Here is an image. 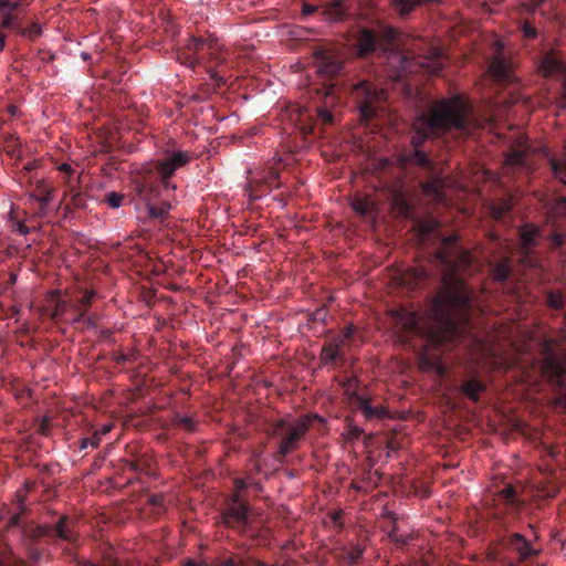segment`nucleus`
Here are the masks:
<instances>
[{
	"label": "nucleus",
	"instance_id": "nucleus-18",
	"mask_svg": "<svg viewBox=\"0 0 566 566\" xmlns=\"http://www.w3.org/2000/svg\"><path fill=\"white\" fill-rule=\"evenodd\" d=\"M353 403L359 411H361L367 420L380 419L387 413L382 406H373L369 398L358 392H354Z\"/></svg>",
	"mask_w": 566,
	"mask_h": 566
},
{
	"label": "nucleus",
	"instance_id": "nucleus-58",
	"mask_svg": "<svg viewBox=\"0 0 566 566\" xmlns=\"http://www.w3.org/2000/svg\"><path fill=\"white\" fill-rule=\"evenodd\" d=\"M72 311L75 312V313H83V318L87 315V308L81 306L80 304H77L76 302L73 303L72 305Z\"/></svg>",
	"mask_w": 566,
	"mask_h": 566
},
{
	"label": "nucleus",
	"instance_id": "nucleus-19",
	"mask_svg": "<svg viewBox=\"0 0 566 566\" xmlns=\"http://www.w3.org/2000/svg\"><path fill=\"white\" fill-rule=\"evenodd\" d=\"M539 229L534 224H525L520 229L521 252L525 259H528L532 249L537 245Z\"/></svg>",
	"mask_w": 566,
	"mask_h": 566
},
{
	"label": "nucleus",
	"instance_id": "nucleus-54",
	"mask_svg": "<svg viewBox=\"0 0 566 566\" xmlns=\"http://www.w3.org/2000/svg\"><path fill=\"white\" fill-rule=\"evenodd\" d=\"M563 166H564V164H562V163H559L557 160H553L552 161V168H553V171H554L555 176L562 178Z\"/></svg>",
	"mask_w": 566,
	"mask_h": 566
},
{
	"label": "nucleus",
	"instance_id": "nucleus-43",
	"mask_svg": "<svg viewBox=\"0 0 566 566\" xmlns=\"http://www.w3.org/2000/svg\"><path fill=\"white\" fill-rule=\"evenodd\" d=\"M101 443V438H99V433L98 431L94 432V434L92 437H86V438H83L80 442V449L81 450H84L86 449L88 446L93 447V448H96L98 447Z\"/></svg>",
	"mask_w": 566,
	"mask_h": 566
},
{
	"label": "nucleus",
	"instance_id": "nucleus-27",
	"mask_svg": "<svg viewBox=\"0 0 566 566\" xmlns=\"http://www.w3.org/2000/svg\"><path fill=\"white\" fill-rule=\"evenodd\" d=\"M264 186L261 178L256 174H253L248 180L245 191L251 200H256L271 192Z\"/></svg>",
	"mask_w": 566,
	"mask_h": 566
},
{
	"label": "nucleus",
	"instance_id": "nucleus-32",
	"mask_svg": "<svg viewBox=\"0 0 566 566\" xmlns=\"http://www.w3.org/2000/svg\"><path fill=\"white\" fill-rule=\"evenodd\" d=\"M547 305L556 311L564 308V295L560 292L548 291L546 294Z\"/></svg>",
	"mask_w": 566,
	"mask_h": 566
},
{
	"label": "nucleus",
	"instance_id": "nucleus-10",
	"mask_svg": "<svg viewBox=\"0 0 566 566\" xmlns=\"http://www.w3.org/2000/svg\"><path fill=\"white\" fill-rule=\"evenodd\" d=\"M160 181V176L154 167H142L133 176L132 191L138 200L147 205L158 197Z\"/></svg>",
	"mask_w": 566,
	"mask_h": 566
},
{
	"label": "nucleus",
	"instance_id": "nucleus-25",
	"mask_svg": "<svg viewBox=\"0 0 566 566\" xmlns=\"http://www.w3.org/2000/svg\"><path fill=\"white\" fill-rule=\"evenodd\" d=\"M323 13L329 21H343L347 15V8L344 0H331Z\"/></svg>",
	"mask_w": 566,
	"mask_h": 566
},
{
	"label": "nucleus",
	"instance_id": "nucleus-29",
	"mask_svg": "<svg viewBox=\"0 0 566 566\" xmlns=\"http://www.w3.org/2000/svg\"><path fill=\"white\" fill-rule=\"evenodd\" d=\"M512 274V266L507 259L493 264L492 275L493 279L499 283H504Z\"/></svg>",
	"mask_w": 566,
	"mask_h": 566
},
{
	"label": "nucleus",
	"instance_id": "nucleus-53",
	"mask_svg": "<svg viewBox=\"0 0 566 566\" xmlns=\"http://www.w3.org/2000/svg\"><path fill=\"white\" fill-rule=\"evenodd\" d=\"M134 355L118 354L114 357V360L118 365H124L126 361L132 360Z\"/></svg>",
	"mask_w": 566,
	"mask_h": 566
},
{
	"label": "nucleus",
	"instance_id": "nucleus-3",
	"mask_svg": "<svg viewBox=\"0 0 566 566\" xmlns=\"http://www.w3.org/2000/svg\"><path fill=\"white\" fill-rule=\"evenodd\" d=\"M523 501L517 495L512 484L505 485L493 494V509L491 511V520L489 527L503 541L504 545L513 549L521 559H526L536 555V551L532 544L521 534L513 533L504 537V533L509 531L516 520Z\"/></svg>",
	"mask_w": 566,
	"mask_h": 566
},
{
	"label": "nucleus",
	"instance_id": "nucleus-56",
	"mask_svg": "<svg viewBox=\"0 0 566 566\" xmlns=\"http://www.w3.org/2000/svg\"><path fill=\"white\" fill-rule=\"evenodd\" d=\"M234 488H235V491H237L234 494H239L241 491L247 489V483L242 479H235L234 480Z\"/></svg>",
	"mask_w": 566,
	"mask_h": 566
},
{
	"label": "nucleus",
	"instance_id": "nucleus-41",
	"mask_svg": "<svg viewBox=\"0 0 566 566\" xmlns=\"http://www.w3.org/2000/svg\"><path fill=\"white\" fill-rule=\"evenodd\" d=\"M147 502L154 507L156 514H160L164 511V496L161 494L149 495Z\"/></svg>",
	"mask_w": 566,
	"mask_h": 566
},
{
	"label": "nucleus",
	"instance_id": "nucleus-24",
	"mask_svg": "<svg viewBox=\"0 0 566 566\" xmlns=\"http://www.w3.org/2000/svg\"><path fill=\"white\" fill-rule=\"evenodd\" d=\"M256 175L261 178V181L266 189L272 191L281 187L280 170L274 166H269L258 171Z\"/></svg>",
	"mask_w": 566,
	"mask_h": 566
},
{
	"label": "nucleus",
	"instance_id": "nucleus-34",
	"mask_svg": "<svg viewBox=\"0 0 566 566\" xmlns=\"http://www.w3.org/2000/svg\"><path fill=\"white\" fill-rule=\"evenodd\" d=\"M321 357L326 364L334 363L337 359H344V357L328 343L323 346Z\"/></svg>",
	"mask_w": 566,
	"mask_h": 566
},
{
	"label": "nucleus",
	"instance_id": "nucleus-39",
	"mask_svg": "<svg viewBox=\"0 0 566 566\" xmlns=\"http://www.w3.org/2000/svg\"><path fill=\"white\" fill-rule=\"evenodd\" d=\"M363 553V548L356 545L346 552L345 558L347 559L349 565H355L360 560Z\"/></svg>",
	"mask_w": 566,
	"mask_h": 566
},
{
	"label": "nucleus",
	"instance_id": "nucleus-61",
	"mask_svg": "<svg viewBox=\"0 0 566 566\" xmlns=\"http://www.w3.org/2000/svg\"><path fill=\"white\" fill-rule=\"evenodd\" d=\"M20 518H21L20 514H14V515L11 516L10 523L12 525L18 526V525H20Z\"/></svg>",
	"mask_w": 566,
	"mask_h": 566
},
{
	"label": "nucleus",
	"instance_id": "nucleus-50",
	"mask_svg": "<svg viewBox=\"0 0 566 566\" xmlns=\"http://www.w3.org/2000/svg\"><path fill=\"white\" fill-rule=\"evenodd\" d=\"M83 313H75L73 311H71V313L69 314V323H72V324H80L83 322Z\"/></svg>",
	"mask_w": 566,
	"mask_h": 566
},
{
	"label": "nucleus",
	"instance_id": "nucleus-57",
	"mask_svg": "<svg viewBox=\"0 0 566 566\" xmlns=\"http://www.w3.org/2000/svg\"><path fill=\"white\" fill-rule=\"evenodd\" d=\"M17 231L22 234V235H25L30 232V228L24 223V222H18L17 223Z\"/></svg>",
	"mask_w": 566,
	"mask_h": 566
},
{
	"label": "nucleus",
	"instance_id": "nucleus-7",
	"mask_svg": "<svg viewBox=\"0 0 566 566\" xmlns=\"http://www.w3.org/2000/svg\"><path fill=\"white\" fill-rule=\"evenodd\" d=\"M313 419H319V417L303 416L291 420L280 419L272 424L271 436L280 440L277 458H285L298 449L300 442L305 438Z\"/></svg>",
	"mask_w": 566,
	"mask_h": 566
},
{
	"label": "nucleus",
	"instance_id": "nucleus-22",
	"mask_svg": "<svg viewBox=\"0 0 566 566\" xmlns=\"http://www.w3.org/2000/svg\"><path fill=\"white\" fill-rule=\"evenodd\" d=\"M52 189L45 185L43 180L38 181L36 187L31 197L39 203L38 214L43 216L49 202L52 199Z\"/></svg>",
	"mask_w": 566,
	"mask_h": 566
},
{
	"label": "nucleus",
	"instance_id": "nucleus-47",
	"mask_svg": "<svg viewBox=\"0 0 566 566\" xmlns=\"http://www.w3.org/2000/svg\"><path fill=\"white\" fill-rule=\"evenodd\" d=\"M95 295V292L94 291H85L83 293V295L77 298L75 302L77 304H80L81 306L85 307V308H90V306L92 305V301H93V297Z\"/></svg>",
	"mask_w": 566,
	"mask_h": 566
},
{
	"label": "nucleus",
	"instance_id": "nucleus-14",
	"mask_svg": "<svg viewBox=\"0 0 566 566\" xmlns=\"http://www.w3.org/2000/svg\"><path fill=\"white\" fill-rule=\"evenodd\" d=\"M226 525L242 531L249 523V506L240 494H233L227 510L222 513Z\"/></svg>",
	"mask_w": 566,
	"mask_h": 566
},
{
	"label": "nucleus",
	"instance_id": "nucleus-23",
	"mask_svg": "<svg viewBox=\"0 0 566 566\" xmlns=\"http://www.w3.org/2000/svg\"><path fill=\"white\" fill-rule=\"evenodd\" d=\"M485 389L486 385L478 378H469L461 385V392L473 402L480 400V394L484 392Z\"/></svg>",
	"mask_w": 566,
	"mask_h": 566
},
{
	"label": "nucleus",
	"instance_id": "nucleus-64",
	"mask_svg": "<svg viewBox=\"0 0 566 566\" xmlns=\"http://www.w3.org/2000/svg\"><path fill=\"white\" fill-rule=\"evenodd\" d=\"M363 433V430L359 429L358 427H353L352 428V436L354 438H359V436Z\"/></svg>",
	"mask_w": 566,
	"mask_h": 566
},
{
	"label": "nucleus",
	"instance_id": "nucleus-12",
	"mask_svg": "<svg viewBox=\"0 0 566 566\" xmlns=\"http://www.w3.org/2000/svg\"><path fill=\"white\" fill-rule=\"evenodd\" d=\"M396 38L397 31L394 28H386L380 35H377L373 30L360 29L356 35L358 55L365 57L378 48L392 43Z\"/></svg>",
	"mask_w": 566,
	"mask_h": 566
},
{
	"label": "nucleus",
	"instance_id": "nucleus-59",
	"mask_svg": "<svg viewBox=\"0 0 566 566\" xmlns=\"http://www.w3.org/2000/svg\"><path fill=\"white\" fill-rule=\"evenodd\" d=\"M129 467H130V469H132V470H134V471H142V470H143V469H142V464H140V462H139V461H137V460H136V461H130V462H129Z\"/></svg>",
	"mask_w": 566,
	"mask_h": 566
},
{
	"label": "nucleus",
	"instance_id": "nucleus-49",
	"mask_svg": "<svg viewBox=\"0 0 566 566\" xmlns=\"http://www.w3.org/2000/svg\"><path fill=\"white\" fill-rule=\"evenodd\" d=\"M565 235L560 233H555L551 238V245L555 249L560 248L565 242Z\"/></svg>",
	"mask_w": 566,
	"mask_h": 566
},
{
	"label": "nucleus",
	"instance_id": "nucleus-17",
	"mask_svg": "<svg viewBox=\"0 0 566 566\" xmlns=\"http://www.w3.org/2000/svg\"><path fill=\"white\" fill-rule=\"evenodd\" d=\"M488 72L490 76L499 83H512L514 74L510 61L504 56L501 50L490 61Z\"/></svg>",
	"mask_w": 566,
	"mask_h": 566
},
{
	"label": "nucleus",
	"instance_id": "nucleus-55",
	"mask_svg": "<svg viewBox=\"0 0 566 566\" xmlns=\"http://www.w3.org/2000/svg\"><path fill=\"white\" fill-rule=\"evenodd\" d=\"M355 333V327L353 325H348L344 328V331L340 333V335L346 339L349 340Z\"/></svg>",
	"mask_w": 566,
	"mask_h": 566
},
{
	"label": "nucleus",
	"instance_id": "nucleus-5",
	"mask_svg": "<svg viewBox=\"0 0 566 566\" xmlns=\"http://www.w3.org/2000/svg\"><path fill=\"white\" fill-rule=\"evenodd\" d=\"M396 325L400 328L402 337L418 336L424 339L426 344L418 352V364L422 370H437L440 375L446 373L440 364L439 355L431 347L440 345L444 336L434 331H427L419 321L416 313L399 312L396 315Z\"/></svg>",
	"mask_w": 566,
	"mask_h": 566
},
{
	"label": "nucleus",
	"instance_id": "nucleus-45",
	"mask_svg": "<svg viewBox=\"0 0 566 566\" xmlns=\"http://www.w3.org/2000/svg\"><path fill=\"white\" fill-rule=\"evenodd\" d=\"M317 118L323 125H332L334 116L327 108H316Z\"/></svg>",
	"mask_w": 566,
	"mask_h": 566
},
{
	"label": "nucleus",
	"instance_id": "nucleus-51",
	"mask_svg": "<svg viewBox=\"0 0 566 566\" xmlns=\"http://www.w3.org/2000/svg\"><path fill=\"white\" fill-rule=\"evenodd\" d=\"M97 316L94 315H86L83 319V324H85L88 328H93L96 326Z\"/></svg>",
	"mask_w": 566,
	"mask_h": 566
},
{
	"label": "nucleus",
	"instance_id": "nucleus-28",
	"mask_svg": "<svg viewBox=\"0 0 566 566\" xmlns=\"http://www.w3.org/2000/svg\"><path fill=\"white\" fill-rule=\"evenodd\" d=\"M526 146L513 148L505 157V166L507 168L526 167Z\"/></svg>",
	"mask_w": 566,
	"mask_h": 566
},
{
	"label": "nucleus",
	"instance_id": "nucleus-38",
	"mask_svg": "<svg viewBox=\"0 0 566 566\" xmlns=\"http://www.w3.org/2000/svg\"><path fill=\"white\" fill-rule=\"evenodd\" d=\"M175 423L188 432H193L197 427L195 420L191 417L186 416H177L175 419Z\"/></svg>",
	"mask_w": 566,
	"mask_h": 566
},
{
	"label": "nucleus",
	"instance_id": "nucleus-16",
	"mask_svg": "<svg viewBox=\"0 0 566 566\" xmlns=\"http://www.w3.org/2000/svg\"><path fill=\"white\" fill-rule=\"evenodd\" d=\"M539 71L546 77L559 76L563 78L564 96L566 98V62L559 53L546 52L539 63Z\"/></svg>",
	"mask_w": 566,
	"mask_h": 566
},
{
	"label": "nucleus",
	"instance_id": "nucleus-40",
	"mask_svg": "<svg viewBox=\"0 0 566 566\" xmlns=\"http://www.w3.org/2000/svg\"><path fill=\"white\" fill-rule=\"evenodd\" d=\"M521 31H522V36L525 41H532V40L536 39L538 35L537 29L533 24H531L528 21H525L522 24Z\"/></svg>",
	"mask_w": 566,
	"mask_h": 566
},
{
	"label": "nucleus",
	"instance_id": "nucleus-48",
	"mask_svg": "<svg viewBox=\"0 0 566 566\" xmlns=\"http://www.w3.org/2000/svg\"><path fill=\"white\" fill-rule=\"evenodd\" d=\"M546 1L547 0H528L527 3H525V9L528 13H535L536 10Z\"/></svg>",
	"mask_w": 566,
	"mask_h": 566
},
{
	"label": "nucleus",
	"instance_id": "nucleus-26",
	"mask_svg": "<svg viewBox=\"0 0 566 566\" xmlns=\"http://www.w3.org/2000/svg\"><path fill=\"white\" fill-rule=\"evenodd\" d=\"M146 209H147V214L151 220L158 221L161 223L168 218L169 211L171 209V203L168 201H163L159 205H155L151 201L146 205Z\"/></svg>",
	"mask_w": 566,
	"mask_h": 566
},
{
	"label": "nucleus",
	"instance_id": "nucleus-21",
	"mask_svg": "<svg viewBox=\"0 0 566 566\" xmlns=\"http://www.w3.org/2000/svg\"><path fill=\"white\" fill-rule=\"evenodd\" d=\"M427 277L428 273L423 268H410L400 274L399 283L408 289H415Z\"/></svg>",
	"mask_w": 566,
	"mask_h": 566
},
{
	"label": "nucleus",
	"instance_id": "nucleus-30",
	"mask_svg": "<svg viewBox=\"0 0 566 566\" xmlns=\"http://www.w3.org/2000/svg\"><path fill=\"white\" fill-rule=\"evenodd\" d=\"M73 303L66 301V300H56L54 310L51 314L52 319L54 321H69V314L72 311Z\"/></svg>",
	"mask_w": 566,
	"mask_h": 566
},
{
	"label": "nucleus",
	"instance_id": "nucleus-2",
	"mask_svg": "<svg viewBox=\"0 0 566 566\" xmlns=\"http://www.w3.org/2000/svg\"><path fill=\"white\" fill-rule=\"evenodd\" d=\"M437 259L443 268V287L437 298L438 305L447 315L468 319L472 296L462 274L472 265L471 253L458 244V235L451 234L442 238Z\"/></svg>",
	"mask_w": 566,
	"mask_h": 566
},
{
	"label": "nucleus",
	"instance_id": "nucleus-42",
	"mask_svg": "<svg viewBox=\"0 0 566 566\" xmlns=\"http://www.w3.org/2000/svg\"><path fill=\"white\" fill-rule=\"evenodd\" d=\"M124 200V195L122 193H118V192H109L105 196V202L111 207V208H119L122 206V202Z\"/></svg>",
	"mask_w": 566,
	"mask_h": 566
},
{
	"label": "nucleus",
	"instance_id": "nucleus-11",
	"mask_svg": "<svg viewBox=\"0 0 566 566\" xmlns=\"http://www.w3.org/2000/svg\"><path fill=\"white\" fill-rule=\"evenodd\" d=\"M400 63L399 77L413 73L437 75L443 66L442 54L438 49H433L429 55L402 56Z\"/></svg>",
	"mask_w": 566,
	"mask_h": 566
},
{
	"label": "nucleus",
	"instance_id": "nucleus-62",
	"mask_svg": "<svg viewBox=\"0 0 566 566\" xmlns=\"http://www.w3.org/2000/svg\"><path fill=\"white\" fill-rule=\"evenodd\" d=\"M40 32H41L40 27H39L38 24H34V25L30 29L29 34H30V35H39V34H40Z\"/></svg>",
	"mask_w": 566,
	"mask_h": 566
},
{
	"label": "nucleus",
	"instance_id": "nucleus-4",
	"mask_svg": "<svg viewBox=\"0 0 566 566\" xmlns=\"http://www.w3.org/2000/svg\"><path fill=\"white\" fill-rule=\"evenodd\" d=\"M541 358H534L543 378L556 390L555 403L566 408V347L557 338L542 337Z\"/></svg>",
	"mask_w": 566,
	"mask_h": 566
},
{
	"label": "nucleus",
	"instance_id": "nucleus-33",
	"mask_svg": "<svg viewBox=\"0 0 566 566\" xmlns=\"http://www.w3.org/2000/svg\"><path fill=\"white\" fill-rule=\"evenodd\" d=\"M417 535L413 531H402L392 542L398 549H403L416 539Z\"/></svg>",
	"mask_w": 566,
	"mask_h": 566
},
{
	"label": "nucleus",
	"instance_id": "nucleus-6",
	"mask_svg": "<svg viewBox=\"0 0 566 566\" xmlns=\"http://www.w3.org/2000/svg\"><path fill=\"white\" fill-rule=\"evenodd\" d=\"M178 59L191 67L205 65L210 78L218 86L226 84L224 76L216 69L227 61L223 54V48L219 44L217 39L205 40L202 38L192 36Z\"/></svg>",
	"mask_w": 566,
	"mask_h": 566
},
{
	"label": "nucleus",
	"instance_id": "nucleus-15",
	"mask_svg": "<svg viewBox=\"0 0 566 566\" xmlns=\"http://www.w3.org/2000/svg\"><path fill=\"white\" fill-rule=\"evenodd\" d=\"M316 71L321 77L332 80L343 70V60L333 51L321 49L314 53Z\"/></svg>",
	"mask_w": 566,
	"mask_h": 566
},
{
	"label": "nucleus",
	"instance_id": "nucleus-37",
	"mask_svg": "<svg viewBox=\"0 0 566 566\" xmlns=\"http://www.w3.org/2000/svg\"><path fill=\"white\" fill-rule=\"evenodd\" d=\"M70 201L75 208H85L86 207V196L81 192L80 190H76L72 188L70 190Z\"/></svg>",
	"mask_w": 566,
	"mask_h": 566
},
{
	"label": "nucleus",
	"instance_id": "nucleus-13",
	"mask_svg": "<svg viewBox=\"0 0 566 566\" xmlns=\"http://www.w3.org/2000/svg\"><path fill=\"white\" fill-rule=\"evenodd\" d=\"M191 154L188 151H174L166 158L157 161L154 168L159 174L161 184L166 189H176V185H172L169 179L177 169L189 164Z\"/></svg>",
	"mask_w": 566,
	"mask_h": 566
},
{
	"label": "nucleus",
	"instance_id": "nucleus-9",
	"mask_svg": "<svg viewBox=\"0 0 566 566\" xmlns=\"http://www.w3.org/2000/svg\"><path fill=\"white\" fill-rule=\"evenodd\" d=\"M352 94L365 120L376 117L377 112L382 109V103L386 99L385 91L367 80L354 84Z\"/></svg>",
	"mask_w": 566,
	"mask_h": 566
},
{
	"label": "nucleus",
	"instance_id": "nucleus-1",
	"mask_svg": "<svg viewBox=\"0 0 566 566\" xmlns=\"http://www.w3.org/2000/svg\"><path fill=\"white\" fill-rule=\"evenodd\" d=\"M479 126L471 103L461 95L434 101L415 117L411 148L399 154L398 164L402 169L415 166L427 172L429 177L420 182V187L426 196L440 201L443 199L444 179L436 171L428 153L421 148L423 143L449 134L467 137Z\"/></svg>",
	"mask_w": 566,
	"mask_h": 566
},
{
	"label": "nucleus",
	"instance_id": "nucleus-63",
	"mask_svg": "<svg viewBox=\"0 0 566 566\" xmlns=\"http://www.w3.org/2000/svg\"><path fill=\"white\" fill-rule=\"evenodd\" d=\"M19 6H20L19 1H10L9 7H8L9 12L12 13V11H15L19 8Z\"/></svg>",
	"mask_w": 566,
	"mask_h": 566
},
{
	"label": "nucleus",
	"instance_id": "nucleus-20",
	"mask_svg": "<svg viewBox=\"0 0 566 566\" xmlns=\"http://www.w3.org/2000/svg\"><path fill=\"white\" fill-rule=\"evenodd\" d=\"M290 113L291 119L295 120V125L298 127L303 135H308L313 133L314 120L306 108L300 106H292Z\"/></svg>",
	"mask_w": 566,
	"mask_h": 566
},
{
	"label": "nucleus",
	"instance_id": "nucleus-35",
	"mask_svg": "<svg viewBox=\"0 0 566 566\" xmlns=\"http://www.w3.org/2000/svg\"><path fill=\"white\" fill-rule=\"evenodd\" d=\"M387 516L391 518V525L387 532L388 538L394 542L396 537L403 531L401 526L398 524V517L395 513L388 512Z\"/></svg>",
	"mask_w": 566,
	"mask_h": 566
},
{
	"label": "nucleus",
	"instance_id": "nucleus-60",
	"mask_svg": "<svg viewBox=\"0 0 566 566\" xmlns=\"http://www.w3.org/2000/svg\"><path fill=\"white\" fill-rule=\"evenodd\" d=\"M59 169H60V171H63V172H66V174H71L73 171L72 167L69 164H62L59 167Z\"/></svg>",
	"mask_w": 566,
	"mask_h": 566
},
{
	"label": "nucleus",
	"instance_id": "nucleus-36",
	"mask_svg": "<svg viewBox=\"0 0 566 566\" xmlns=\"http://www.w3.org/2000/svg\"><path fill=\"white\" fill-rule=\"evenodd\" d=\"M345 392L349 396L352 401L354 402V392H357L358 380L355 376L347 377L345 380L340 382Z\"/></svg>",
	"mask_w": 566,
	"mask_h": 566
},
{
	"label": "nucleus",
	"instance_id": "nucleus-31",
	"mask_svg": "<svg viewBox=\"0 0 566 566\" xmlns=\"http://www.w3.org/2000/svg\"><path fill=\"white\" fill-rule=\"evenodd\" d=\"M439 221L433 218H427L418 222V229L422 237H427L434 233L439 229Z\"/></svg>",
	"mask_w": 566,
	"mask_h": 566
},
{
	"label": "nucleus",
	"instance_id": "nucleus-46",
	"mask_svg": "<svg viewBox=\"0 0 566 566\" xmlns=\"http://www.w3.org/2000/svg\"><path fill=\"white\" fill-rule=\"evenodd\" d=\"M347 340L340 335H336L333 337L328 344L336 349L337 353H339L344 357V346Z\"/></svg>",
	"mask_w": 566,
	"mask_h": 566
},
{
	"label": "nucleus",
	"instance_id": "nucleus-44",
	"mask_svg": "<svg viewBox=\"0 0 566 566\" xmlns=\"http://www.w3.org/2000/svg\"><path fill=\"white\" fill-rule=\"evenodd\" d=\"M15 28V15L11 12H3L1 22H0V31L3 32L6 29H14Z\"/></svg>",
	"mask_w": 566,
	"mask_h": 566
},
{
	"label": "nucleus",
	"instance_id": "nucleus-8",
	"mask_svg": "<svg viewBox=\"0 0 566 566\" xmlns=\"http://www.w3.org/2000/svg\"><path fill=\"white\" fill-rule=\"evenodd\" d=\"M77 523L75 520L67 515H62L54 525L42 524L34 525L30 524L24 527V534L32 541H40L46 538L48 541L55 543L57 541L65 542L71 545H76L78 542Z\"/></svg>",
	"mask_w": 566,
	"mask_h": 566
},
{
	"label": "nucleus",
	"instance_id": "nucleus-52",
	"mask_svg": "<svg viewBox=\"0 0 566 566\" xmlns=\"http://www.w3.org/2000/svg\"><path fill=\"white\" fill-rule=\"evenodd\" d=\"M331 518L334 522V524L338 527H342V518H343V512L342 511H335L331 513Z\"/></svg>",
	"mask_w": 566,
	"mask_h": 566
}]
</instances>
